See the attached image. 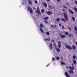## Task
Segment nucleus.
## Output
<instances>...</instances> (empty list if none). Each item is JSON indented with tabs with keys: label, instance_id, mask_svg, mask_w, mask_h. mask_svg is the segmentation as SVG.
Returning <instances> with one entry per match:
<instances>
[{
	"label": "nucleus",
	"instance_id": "nucleus-55",
	"mask_svg": "<svg viewBox=\"0 0 77 77\" xmlns=\"http://www.w3.org/2000/svg\"><path fill=\"white\" fill-rule=\"evenodd\" d=\"M54 1L55 0H53Z\"/></svg>",
	"mask_w": 77,
	"mask_h": 77
},
{
	"label": "nucleus",
	"instance_id": "nucleus-50",
	"mask_svg": "<svg viewBox=\"0 0 77 77\" xmlns=\"http://www.w3.org/2000/svg\"><path fill=\"white\" fill-rule=\"evenodd\" d=\"M54 45H55V46H56V44H54Z\"/></svg>",
	"mask_w": 77,
	"mask_h": 77
},
{
	"label": "nucleus",
	"instance_id": "nucleus-28",
	"mask_svg": "<svg viewBox=\"0 0 77 77\" xmlns=\"http://www.w3.org/2000/svg\"><path fill=\"white\" fill-rule=\"evenodd\" d=\"M61 20H62V21H64V22H66V21L65 20H64V19L63 18H62L61 19Z\"/></svg>",
	"mask_w": 77,
	"mask_h": 77
},
{
	"label": "nucleus",
	"instance_id": "nucleus-14",
	"mask_svg": "<svg viewBox=\"0 0 77 77\" xmlns=\"http://www.w3.org/2000/svg\"><path fill=\"white\" fill-rule=\"evenodd\" d=\"M69 12H70V13L72 14H74V12H73L72 10H71L70 9H69Z\"/></svg>",
	"mask_w": 77,
	"mask_h": 77
},
{
	"label": "nucleus",
	"instance_id": "nucleus-20",
	"mask_svg": "<svg viewBox=\"0 0 77 77\" xmlns=\"http://www.w3.org/2000/svg\"><path fill=\"white\" fill-rule=\"evenodd\" d=\"M74 9L76 12H77V8L76 7H74Z\"/></svg>",
	"mask_w": 77,
	"mask_h": 77
},
{
	"label": "nucleus",
	"instance_id": "nucleus-26",
	"mask_svg": "<svg viewBox=\"0 0 77 77\" xmlns=\"http://www.w3.org/2000/svg\"><path fill=\"white\" fill-rule=\"evenodd\" d=\"M56 21H60V19L59 18H58Z\"/></svg>",
	"mask_w": 77,
	"mask_h": 77
},
{
	"label": "nucleus",
	"instance_id": "nucleus-47",
	"mask_svg": "<svg viewBox=\"0 0 77 77\" xmlns=\"http://www.w3.org/2000/svg\"><path fill=\"white\" fill-rule=\"evenodd\" d=\"M76 45H77V42H75Z\"/></svg>",
	"mask_w": 77,
	"mask_h": 77
},
{
	"label": "nucleus",
	"instance_id": "nucleus-44",
	"mask_svg": "<svg viewBox=\"0 0 77 77\" xmlns=\"http://www.w3.org/2000/svg\"><path fill=\"white\" fill-rule=\"evenodd\" d=\"M69 30H71V28H70V27H69Z\"/></svg>",
	"mask_w": 77,
	"mask_h": 77
},
{
	"label": "nucleus",
	"instance_id": "nucleus-54",
	"mask_svg": "<svg viewBox=\"0 0 77 77\" xmlns=\"http://www.w3.org/2000/svg\"><path fill=\"white\" fill-rule=\"evenodd\" d=\"M67 5H69V4H67Z\"/></svg>",
	"mask_w": 77,
	"mask_h": 77
},
{
	"label": "nucleus",
	"instance_id": "nucleus-49",
	"mask_svg": "<svg viewBox=\"0 0 77 77\" xmlns=\"http://www.w3.org/2000/svg\"><path fill=\"white\" fill-rule=\"evenodd\" d=\"M48 65H49V64H48L47 66H46V67H47V66H48Z\"/></svg>",
	"mask_w": 77,
	"mask_h": 77
},
{
	"label": "nucleus",
	"instance_id": "nucleus-3",
	"mask_svg": "<svg viewBox=\"0 0 77 77\" xmlns=\"http://www.w3.org/2000/svg\"><path fill=\"white\" fill-rule=\"evenodd\" d=\"M66 47L67 48H68V49H69V50H72V48L71 47H70V46L69 45H65Z\"/></svg>",
	"mask_w": 77,
	"mask_h": 77
},
{
	"label": "nucleus",
	"instance_id": "nucleus-29",
	"mask_svg": "<svg viewBox=\"0 0 77 77\" xmlns=\"http://www.w3.org/2000/svg\"><path fill=\"white\" fill-rule=\"evenodd\" d=\"M55 28H57V26L56 25V24L54 23V27Z\"/></svg>",
	"mask_w": 77,
	"mask_h": 77
},
{
	"label": "nucleus",
	"instance_id": "nucleus-33",
	"mask_svg": "<svg viewBox=\"0 0 77 77\" xmlns=\"http://www.w3.org/2000/svg\"><path fill=\"white\" fill-rule=\"evenodd\" d=\"M69 36H72V35L71 34H69Z\"/></svg>",
	"mask_w": 77,
	"mask_h": 77
},
{
	"label": "nucleus",
	"instance_id": "nucleus-30",
	"mask_svg": "<svg viewBox=\"0 0 77 77\" xmlns=\"http://www.w3.org/2000/svg\"><path fill=\"white\" fill-rule=\"evenodd\" d=\"M46 34L47 35H50V32H46Z\"/></svg>",
	"mask_w": 77,
	"mask_h": 77
},
{
	"label": "nucleus",
	"instance_id": "nucleus-10",
	"mask_svg": "<svg viewBox=\"0 0 77 77\" xmlns=\"http://www.w3.org/2000/svg\"><path fill=\"white\" fill-rule=\"evenodd\" d=\"M69 72L70 74H74V71H73L70 70H69Z\"/></svg>",
	"mask_w": 77,
	"mask_h": 77
},
{
	"label": "nucleus",
	"instance_id": "nucleus-39",
	"mask_svg": "<svg viewBox=\"0 0 77 77\" xmlns=\"http://www.w3.org/2000/svg\"><path fill=\"white\" fill-rule=\"evenodd\" d=\"M61 65H64V63L62 62H61Z\"/></svg>",
	"mask_w": 77,
	"mask_h": 77
},
{
	"label": "nucleus",
	"instance_id": "nucleus-22",
	"mask_svg": "<svg viewBox=\"0 0 77 77\" xmlns=\"http://www.w3.org/2000/svg\"><path fill=\"white\" fill-rule=\"evenodd\" d=\"M68 32H65V34L66 35H68Z\"/></svg>",
	"mask_w": 77,
	"mask_h": 77
},
{
	"label": "nucleus",
	"instance_id": "nucleus-19",
	"mask_svg": "<svg viewBox=\"0 0 77 77\" xmlns=\"http://www.w3.org/2000/svg\"><path fill=\"white\" fill-rule=\"evenodd\" d=\"M72 48L73 50H74L75 49V47L74 45H73L72 46Z\"/></svg>",
	"mask_w": 77,
	"mask_h": 77
},
{
	"label": "nucleus",
	"instance_id": "nucleus-51",
	"mask_svg": "<svg viewBox=\"0 0 77 77\" xmlns=\"http://www.w3.org/2000/svg\"><path fill=\"white\" fill-rule=\"evenodd\" d=\"M66 68H67V69H68V67L67 66V67H66Z\"/></svg>",
	"mask_w": 77,
	"mask_h": 77
},
{
	"label": "nucleus",
	"instance_id": "nucleus-52",
	"mask_svg": "<svg viewBox=\"0 0 77 77\" xmlns=\"http://www.w3.org/2000/svg\"><path fill=\"white\" fill-rule=\"evenodd\" d=\"M50 0H47V1L48 2H49V1H50Z\"/></svg>",
	"mask_w": 77,
	"mask_h": 77
},
{
	"label": "nucleus",
	"instance_id": "nucleus-18",
	"mask_svg": "<svg viewBox=\"0 0 77 77\" xmlns=\"http://www.w3.org/2000/svg\"><path fill=\"white\" fill-rule=\"evenodd\" d=\"M73 62L74 63L75 65H76V64L77 63V62H76V60H73Z\"/></svg>",
	"mask_w": 77,
	"mask_h": 77
},
{
	"label": "nucleus",
	"instance_id": "nucleus-43",
	"mask_svg": "<svg viewBox=\"0 0 77 77\" xmlns=\"http://www.w3.org/2000/svg\"><path fill=\"white\" fill-rule=\"evenodd\" d=\"M61 60H63V58L62 57H61Z\"/></svg>",
	"mask_w": 77,
	"mask_h": 77
},
{
	"label": "nucleus",
	"instance_id": "nucleus-38",
	"mask_svg": "<svg viewBox=\"0 0 77 77\" xmlns=\"http://www.w3.org/2000/svg\"><path fill=\"white\" fill-rule=\"evenodd\" d=\"M63 7L64 8H65V9H66V7L65 6V5H64L63 6Z\"/></svg>",
	"mask_w": 77,
	"mask_h": 77
},
{
	"label": "nucleus",
	"instance_id": "nucleus-37",
	"mask_svg": "<svg viewBox=\"0 0 77 77\" xmlns=\"http://www.w3.org/2000/svg\"><path fill=\"white\" fill-rule=\"evenodd\" d=\"M62 28L63 29H65V27H64V26H62Z\"/></svg>",
	"mask_w": 77,
	"mask_h": 77
},
{
	"label": "nucleus",
	"instance_id": "nucleus-31",
	"mask_svg": "<svg viewBox=\"0 0 77 77\" xmlns=\"http://www.w3.org/2000/svg\"><path fill=\"white\" fill-rule=\"evenodd\" d=\"M41 11L42 12V13H44V10L42 9L41 10Z\"/></svg>",
	"mask_w": 77,
	"mask_h": 77
},
{
	"label": "nucleus",
	"instance_id": "nucleus-5",
	"mask_svg": "<svg viewBox=\"0 0 77 77\" xmlns=\"http://www.w3.org/2000/svg\"><path fill=\"white\" fill-rule=\"evenodd\" d=\"M64 74L65 76H66V77H71L70 75H69V74H68V72H66L64 73Z\"/></svg>",
	"mask_w": 77,
	"mask_h": 77
},
{
	"label": "nucleus",
	"instance_id": "nucleus-32",
	"mask_svg": "<svg viewBox=\"0 0 77 77\" xmlns=\"http://www.w3.org/2000/svg\"><path fill=\"white\" fill-rule=\"evenodd\" d=\"M73 59H75V58H76V57L75 55H73Z\"/></svg>",
	"mask_w": 77,
	"mask_h": 77
},
{
	"label": "nucleus",
	"instance_id": "nucleus-24",
	"mask_svg": "<svg viewBox=\"0 0 77 77\" xmlns=\"http://www.w3.org/2000/svg\"><path fill=\"white\" fill-rule=\"evenodd\" d=\"M56 59H57V60H59V59H60V58H59V57H55Z\"/></svg>",
	"mask_w": 77,
	"mask_h": 77
},
{
	"label": "nucleus",
	"instance_id": "nucleus-27",
	"mask_svg": "<svg viewBox=\"0 0 77 77\" xmlns=\"http://www.w3.org/2000/svg\"><path fill=\"white\" fill-rule=\"evenodd\" d=\"M74 29H75V31L76 32H77V28L75 26Z\"/></svg>",
	"mask_w": 77,
	"mask_h": 77
},
{
	"label": "nucleus",
	"instance_id": "nucleus-48",
	"mask_svg": "<svg viewBox=\"0 0 77 77\" xmlns=\"http://www.w3.org/2000/svg\"><path fill=\"white\" fill-rule=\"evenodd\" d=\"M63 11H64V12H65V10H64V9H63Z\"/></svg>",
	"mask_w": 77,
	"mask_h": 77
},
{
	"label": "nucleus",
	"instance_id": "nucleus-35",
	"mask_svg": "<svg viewBox=\"0 0 77 77\" xmlns=\"http://www.w3.org/2000/svg\"><path fill=\"white\" fill-rule=\"evenodd\" d=\"M45 23H46V24H47V23H48V22L46 20L45 21Z\"/></svg>",
	"mask_w": 77,
	"mask_h": 77
},
{
	"label": "nucleus",
	"instance_id": "nucleus-34",
	"mask_svg": "<svg viewBox=\"0 0 77 77\" xmlns=\"http://www.w3.org/2000/svg\"><path fill=\"white\" fill-rule=\"evenodd\" d=\"M51 27H53V28H54V29L55 28V27H54V26H53V25H51Z\"/></svg>",
	"mask_w": 77,
	"mask_h": 77
},
{
	"label": "nucleus",
	"instance_id": "nucleus-8",
	"mask_svg": "<svg viewBox=\"0 0 77 77\" xmlns=\"http://www.w3.org/2000/svg\"><path fill=\"white\" fill-rule=\"evenodd\" d=\"M52 45H52V44H51L49 45V48H50L51 50H52L53 48Z\"/></svg>",
	"mask_w": 77,
	"mask_h": 77
},
{
	"label": "nucleus",
	"instance_id": "nucleus-1",
	"mask_svg": "<svg viewBox=\"0 0 77 77\" xmlns=\"http://www.w3.org/2000/svg\"><path fill=\"white\" fill-rule=\"evenodd\" d=\"M64 18L65 20L66 21H68V16L67 15V14L66 13H64Z\"/></svg>",
	"mask_w": 77,
	"mask_h": 77
},
{
	"label": "nucleus",
	"instance_id": "nucleus-2",
	"mask_svg": "<svg viewBox=\"0 0 77 77\" xmlns=\"http://www.w3.org/2000/svg\"><path fill=\"white\" fill-rule=\"evenodd\" d=\"M37 12H36V11H35V12H36V13H37L39 15H41V12H40V11H39V8H37Z\"/></svg>",
	"mask_w": 77,
	"mask_h": 77
},
{
	"label": "nucleus",
	"instance_id": "nucleus-7",
	"mask_svg": "<svg viewBox=\"0 0 77 77\" xmlns=\"http://www.w3.org/2000/svg\"><path fill=\"white\" fill-rule=\"evenodd\" d=\"M58 47L59 48H60L61 47V42L59 41L58 42Z\"/></svg>",
	"mask_w": 77,
	"mask_h": 77
},
{
	"label": "nucleus",
	"instance_id": "nucleus-6",
	"mask_svg": "<svg viewBox=\"0 0 77 77\" xmlns=\"http://www.w3.org/2000/svg\"><path fill=\"white\" fill-rule=\"evenodd\" d=\"M55 49H56L57 50V52H59V51H60V49H59V48H57V47L56 46H55Z\"/></svg>",
	"mask_w": 77,
	"mask_h": 77
},
{
	"label": "nucleus",
	"instance_id": "nucleus-42",
	"mask_svg": "<svg viewBox=\"0 0 77 77\" xmlns=\"http://www.w3.org/2000/svg\"><path fill=\"white\" fill-rule=\"evenodd\" d=\"M59 26L60 27H61V24L60 23L59 24Z\"/></svg>",
	"mask_w": 77,
	"mask_h": 77
},
{
	"label": "nucleus",
	"instance_id": "nucleus-4",
	"mask_svg": "<svg viewBox=\"0 0 77 77\" xmlns=\"http://www.w3.org/2000/svg\"><path fill=\"white\" fill-rule=\"evenodd\" d=\"M28 9L30 13H32L33 12V11L32 10V9L30 8V7H28Z\"/></svg>",
	"mask_w": 77,
	"mask_h": 77
},
{
	"label": "nucleus",
	"instance_id": "nucleus-11",
	"mask_svg": "<svg viewBox=\"0 0 77 77\" xmlns=\"http://www.w3.org/2000/svg\"><path fill=\"white\" fill-rule=\"evenodd\" d=\"M47 14H48V15H50V14H52V12H50V11H49L48 12H47V11H46Z\"/></svg>",
	"mask_w": 77,
	"mask_h": 77
},
{
	"label": "nucleus",
	"instance_id": "nucleus-25",
	"mask_svg": "<svg viewBox=\"0 0 77 77\" xmlns=\"http://www.w3.org/2000/svg\"><path fill=\"white\" fill-rule=\"evenodd\" d=\"M43 18L45 19V20H48V19H49V17H47L45 18Z\"/></svg>",
	"mask_w": 77,
	"mask_h": 77
},
{
	"label": "nucleus",
	"instance_id": "nucleus-40",
	"mask_svg": "<svg viewBox=\"0 0 77 77\" xmlns=\"http://www.w3.org/2000/svg\"><path fill=\"white\" fill-rule=\"evenodd\" d=\"M35 2L36 4H37V3H38L37 1H35Z\"/></svg>",
	"mask_w": 77,
	"mask_h": 77
},
{
	"label": "nucleus",
	"instance_id": "nucleus-17",
	"mask_svg": "<svg viewBox=\"0 0 77 77\" xmlns=\"http://www.w3.org/2000/svg\"><path fill=\"white\" fill-rule=\"evenodd\" d=\"M69 68L70 70H74V68L71 66H69Z\"/></svg>",
	"mask_w": 77,
	"mask_h": 77
},
{
	"label": "nucleus",
	"instance_id": "nucleus-53",
	"mask_svg": "<svg viewBox=\"0 0 77 77\" xmlns=\"http://www.w3.org/2000/svg\"><path fill=\"white\" fill-rule=\"evenodd\" d=\"M37 17H38V16H39V15H37Z\"/></svg>",
	"mask_w": 77,
	"mask_h": 77
},
{
	"label": "nucleus",
	"instance_id": "nucleus-16",
	"mask_svg": "<svg viewBox=\"0 0 77 77\" xmlns=\"http://www.w3.org/2000/svg\"><path fill=\"white\" fill-rule=\"evenodd\" d=\"M43 4L44 6L45 7V8L47 7V5L45 2H43Z\"/></svg>",
	"mask_w": 77,
	"mask_h": 77
},
{
	"label": "nucleus",
	"instance_id": "nucleus-41",
	"mask_svg": "<svg viewBox=\"0 0 77 77\" xmlns=\"http://www.w3.org/2000/svg\"><path fill=\"white\" fill-rule=\"evenodd\" d=\"M51 42H54V40H52Z\"/></svg>",
	"mask_w": 77,
	"mask_h": 77
},
{
	"label": "nucleus",
	"instance_id": "nucleus-46",
	"mask_svg": "<svg viewBox=\"0 0 77 77\" xmlns=\"http://www.w3.org/2000/svg\"><path fill=\"white\" fill-rule=\"evenodd\" d=\"M33 9H34V10H35V9H36V8H33Z\"/></svg>",
	"mask_w": 77,
	"mask_h": 77
},
{
	"label": "nucleus",
	"instance_id": "nucleus-36",
	"mask_svg": "<svg viewBox=\"0 0 77 77\" xmlns=\"http://www.w3.org/2000/svg\"><path fill=\"white\" fill-rule=\"evenodd\" d=\"M52 60H53V61H54V60H55V58H54V57L52 58Z\"/></svg>",
	"mask_w": 77,
	"mask_h": 77
},
{
	"label": "nucleus",
	"instance_id": "nucleus-13",
	"mask_svg": "<svg viewBox=\"0 0 77 77\" xmlns=\"http://www.w3.org/2000/svg\"><path fill=\"white\" fill-rule=\"evenodd\" d=\"M28 2L31 5H33V3L32 2H31V1H30V0H29Z\"/></svg>",
	"mask_w": 77,
	"mask_h": 77
},
{
	"label": "nucleus",
	"instance_id": "nucleus-15",
	"mask_svg": "<svg viewBox=\"0 0 77 77\" xmlns=\"http://www.w3.org/2000/svg\"><path fill=\"white\" fill-rule=\"evenodd\" d=\"M44 40L45 41H49L50 40V38H46L44 39Z\"/></svg>",
	"mask_w": 77,
	"mask_h": 77
},
{
	"label": "nucleus",
	"instance_id": "nucleus-23",
	"mask_svg": "<svg viewBox=\"0 0 77 77\" xmlns=\"http://www.w3.org/2000/svg\"><path fill=\"white\" fill-rule=\"evenodd\" d=\"M72 18L73 21H75V18H74V17H72Z\"/></svg>",
	"mask_w": 77,
	"mask_h": 77
},
{
	"label": "nucleus",
	"instance_id": "nucleus-45",
	"mask_svg": "<svg viewBox=\"0 0 77 77\" xmlns=\"http://www.w3.org/2000/svg\"><path fill=\"white\" fill-rule=\"evenodd\" d=\"M57 1L58 2H60V0H57Z\"/></svg>",
	"mask_w": 77,
	"mask_h": 77
},
{
	"label": "nucleus",
	"instance_id": "nucleus-9",
	"mask_svg": "<svg viewBox=\"0 0 77 77\" xmlns=\"http://www.w3.org/2000/svg\"><path fill=\"white\" fill-rule=\"evenodd\" d=\"M60 36L62 38H65V35H60Z\"/></svg>",
	"mask_w": 77,
	"mask_h": 77
},
{
	"label": "nucleus",
	"instance_id": "nucleus-21",
	"mask_svg": "<svg viewBox=\"0 0 77 77\" xmlns=\"http://www.w3.org/2000/svg\"><path fill=\"white\" fill-rule=\"evenodd\" d=\"M40 27H44V26L43 25V24H41L40 25Z\"/></svg>",
	"mask_w": 77,
	"mask_h": 77
},
{
	"label": "nucleus",
	"instance_id": "nucleus-12",
	"mask_svg": "<svg viewBox=\"0 0 77 77\" xmlns=\"http://www.w3.org/2000/svg\"><path fill=\"white\" fill-rule=\"evenodd\" d=\"M39 29H40V31H41V32H42L43 33H45L44 32V31L43 30V29H42V28L40 27Z\"/></svg>",
	"mask_w": 77,
	"mask_h": 77
}]
</instances>
